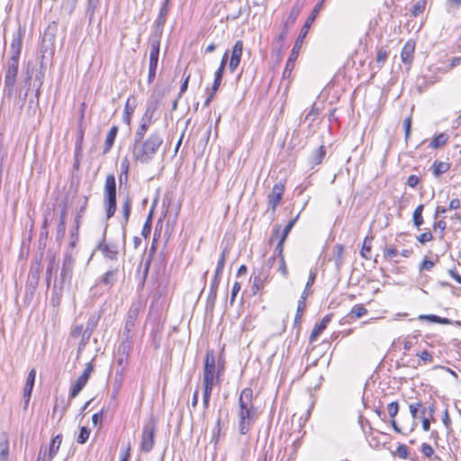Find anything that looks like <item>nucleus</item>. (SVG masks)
Segmentation results:
<instances>
[{
	"label": "nucleus",
	"instance_id": "1",
	"mask_svg": "<svg viewBox=\"0 0 461 461\" xmlns=\"http://www.w3.org/2000/svg\"><path fill=\"white\" fill-rule=\"evenodd\" d=\"M163 144V137L158 131H153L146 139H134L132 158L141 164L149 163Z\"/></svg>",
	"mask_w": 461,
	"mask_h": 461
},
{
	"label": "nucleus",
	"instance_id": "2",
	"mask_svg": "<svg viewBox=\"0 0 461 461\" xmlns=\"http://www.w3.org/2000/svg\"><path fill=\"white\" fill-rule=\"evenodd\" d=\"M253 391L251 388H245L241 391L239 398V430L242 435L247 434L252 422L257 417V410L252 403Z\"/></svg>",
	"mask_w": 461,
	"mask_h": 461
},
{
	"label": "nucleus",
	"instance_id": "3",
	"mask_svg": "<svg viewBox=\"0 0 461 461\" xmlns=\"http://www.w3.org/2000/svg\"><path fill=\"white\" fill-rule=\"evenodd\" d=\"M321 8V3H318L315 5V7L313 8V10L312 11L309 17L307 18L303 28L301 29L300 34H299L298 38L296 39V41L294 44V47L292 49V51L290 53V56L286 61V65H285L284 74H283L284 77H290V75L294 68L295 60L298 58L299 51L302 48L304 38L306 37V35L309 32V29L311 28L312 23L316 19V16L318 15Z\"/></svg>",
	"mask_w": 461,
	"mask_h": 461
},
{
	"label": "nucleus",
	"instance_id": "4",
	"mask_svg": "<svg viewBox=\"0 0 461 461\" xmlns=\"http://www.w3.org/2000/svg\"><path fill=\"white\" fill-rule=\"evenodd\" d=\"M76 259L71 251H66L63 258L60 276L56 284H59V289L63 291L68 289L71 285L73 270Z\"/></svg>",
	"mask_w": 461,
	"mask_h": 461
},
{
	"label": "nucleus",
	"instance_id": "5",
	"mask_svg": "<svg viewBox=\"0 0 461 461\" xmlns=\"http://www.w3.org/2000/svg\"><path fill=\"white\" fill-rule=\"evenodd\" d=\"M19 59L10 58L5 74V86L4 95L11 98L14 92V86L16 82V76L18 73Z\"/></svg>",
	"mask_w": 461,
	"mask_h": 461
},
{
	"label": "nucleus",
	"instance_id": "6",
	"mask_svg": "<svg viewBox=\"0 0 461 461\" xmlns=\"http://www.w3.org/2000/svg\"><path fill=\"white\" fill-rule=\"evenodd\" d=\"M220 369L215 366V358L212 351H208L204 358V366L203 374V384H212L219 382Z\"/></svg>",
	"mask_w": 461,
	"mask_h": 461
},
{
	"label": "nucleus",
	"instance_id": "7",
	"mask_svg": "<svg viewBox=\"0 0 461 461\" xmlns=\"http://www.w3.org/2000/svg\"><path fill=\"white\" fill-rule=\"evenodd\" d=\"M156 422L149 420L145 423L142 429L140 451L149 453L155 444Z\"/></svg>",
	"mask_w": 461,
	"mask_h": 461
},
{
	"label": "nucleus",
	"instance_id": "8",
	"mask_svg": "<svg viewBox=\"0 0 461 461\" xmlns=\"http://www.w3.org/2000/svg\"><path fill=\"white\" fill-rule=\"evenodd\" d=\"M159 41L152 40L150 42L149 65V83H151L155 77L158 63Z\"/></svg>",
	"mask_w": 461,
	"mask_h": 461
},
{
	"label": "nucleus",
	"instance_id": "9",
	"mask_svg": "<svg viewBox=\"0 0 461 461\" xmlns=\"http://www.w3.org/2000/svg\"><path fill=\"white\" fill-rule=\"evenodd\" d=\"M93 365L91 362L87 363L81 375L77 377L76 382L73 384L69 396L75 398L86 384L91 373L93 372Z\"/></svg>",
	"mask_w": 461,
	"mask_h": 461
},
{
	"label": "nucleus",
	"instance_id": "10",
	"mask_svg": "<svg viewBox=\"0 0 461 461\" xmlns=\"http://www.w3.org/2000/svg\"><path fill=\"white\" fill-rule=\"evenodd\" d=\"M274 261H275V257H271L267 262V264H268L267 268H262V270L259 271V273L254 276L252 286H251L253 294H257L258 291L263 289L265 284L268 282V279H269V269L268 268H270V267L274 263Z\"/></svg>",
	"mask_w": 461,
	"mask_h": 461
},
{
	"label": "nucleus",
	"instance_id": "11",
	"mask_svg": "<svg viewBox=\"0 0 461 461\" xmlns=\"http://www.w3.org/2000/svg\"><path fill=\"white\" fill-rule=\"evenodd\" d=\"M285 193V184L279 182L276 184L272 189V192L268 194L267 201L268 206L272 212H275L277 205L279 204Z\"/></svg>",
	"mask_w": 461,
	"mask_h": 461
},
{
	"label": "nucleus",
	"instance_id": "12",
	"mask_svg": "<svg viewBox=\"0 0 461 461\" xmlns=\"http://www.w3.org/2000/svg\"><path fill=\"white\" fill-rule=\"evenodd\" d=\"M243 53V41L239 40L235 42L231 50V56L229 64L230 72H234L239 67Z\"/></svg>",
	"mask_w": 461,
	"mask_h": 461
},
{
	"label": "nucleus",
	"instance_id": "13",
	"mask_svg": "<svg viewBox=\"0 0 461 461\" xmlns=\"http://www.w3.org/2000/svg\"><path fill=\"white\" fill-rule=\"evenodd\" d=\"M23 32H22L21 29H19L15 33H14L10 44V58H20L23 47Z\"/></svg>",
	"mask_w": 461,
	"mask_h": 461
},
{
	"label": "nucleus",
	"instance_id": "14",
	"mask_svg": "<svg viewBox=\"0 0 461 461\" xmlns=\"http://www.w3.org/2000/svg\"><path fill=\"white\" fill-rule=\"evenodd\" d=\"M139 312L140 310L138 305L132 304L130 307L127 312V319L123 329V335H130L131 331L135 326V322L138 319Z\"/></svg>",
	"mask_w": 461,
	"mask_h": 461
},
{
	"label": "nucleus",
	"instance_id": "15",
	"mask_svg": "<svg viewBox=\"0 0 461 461\" xmlns=\"http://www.w3.org/2000/svg\"><path fill=\"white\" fill-rule=\"evenodd\" d=\"M298 218H299V214H297L293 220L289 221V222L286 224V226L283 230L282 235H281V237H280V239L278 240V243L276 245V252H278L280 255H281V253L284 250L285 241L289 232L291 231V230L294 226V224H295L296 221L298 220Z\"/></svg>",
	"mask_w": 461,
	"mask_h": 461
},
{
	"label": "nucleus",
	"instance_id": "16",
	"mask_svg": "<svg viewBox=\"0 0 461 461\" xmlns=\"http://www.w3.org/2000/svg\"><path fill=\"white\" fill-rule=\"evenodd\" d=\"M107 218L113 216L116 211V192H104Z\"/></svg>",
	"mask_w": 461,
	"mask_h": 461
},
{
	"label": "nucleus",
	"instance_id": "17",
	"mask_svg": "<svg viewBox=\"0 0 461 461\" xmlns=\"http://www.w3.org/2000/svg\"><path fill=\"white\" fill-rule=\"evenodd\" d=\"M98 249L105 258L111 260L117 258L118 249L116 245L106 244L104 241H103L99 243Z\"/></svg>",
	"mask_w": 461,
	"mask_h": 461
},
{
	"label": "nucleus",
	"instance_id": "18",
	"mask_svg": "<svg viewBox=\"0 0 461 461\" xmlns=\"http://www.w3.org/2000/svg\"><path fill=\"white\" fill-rule=\"evenodd\" d=\"M331 320V315H326L322 318V320L316 323L314 326L311 335H310V341L313 342L317 339V338L320 336V334L327 328L328 323Z\"/></svg>",
	"mask_w": 461,
	"mask_h": 461
},
{
	"label": "nucleus",
	"instance_id": "19",
	"mask_svg": "<svg viewBox=\"0 0 461 461\" xmlns=\"http://www.w3.org/2000/svg\"><path fill=\"white\" fill-rule=\"evenodd\" d=\"M415 45L411 41H407L401 52V59L403 63L405 64H411L413 59V53H414Z\"/></svg>",
	"mask_w": 461,
	"mask_h": 461
},
{
	"label": "nucleus",
	"instance_id": "20",
	"mask_svg": "<svg viewBox=\"0 0 461 461\" xmlns=\"http://www.w3.org/2000/svg\"><path fill=\"white\" fill-rule=\"evenodd\" d=\"M301 10L302 5H300L299 3H295L294 5L292 7L285 22L284 23L285 27H290L295 23L297 17L301 13Z\"/></svg>",
	"mask_w": 461,
	"mask_h": 461
},
{
	"label": "nucleus",
	"instance_id": "21",
	"mask_svg": "<svg viewBox=\"0 0 461 461\" xmlns=\"http://www.w3.org/2000/svg\"><path fill=\"white\" fill-rule=\"evenodd\" d=\"M167 13H168L167 0H165V2L163 3V5L159 10L158 16L155 22L157 30L160 31V32H162V27L164 26V24L166 23V18H167Z\"/></svg>",
	"mask_w": 461,
	"mask_h": 461
},
{
	"label": "nucleus",
	"instance_id": "22",
	"mask_svg": "<svg viewBox=\"0 0 461 461\" xmlns=\"http://www.w3.org/2000/svg\"><path fill=\"white\" fill-rule=\"evenodd\" d=\"M325 155L326 149L324 146H321L315 149L309 158L312 167H313L314 166L320 165L322 162Z\"/></svg>",
	"mask_w": 461,
	"mask_h": 461
},
{
	"label": "nucleus",
	"instance_id": "23",
	"mask_svg": "<svg viewBox=\"0 0 461 461\" xmlns=\"http://www.w3.org/2000/svg\"><path fill=\"white\" fill-rule=\"evenodd\" d=\"M117 132H118V127L117 126H113L110 131H108L107 135H106V139H105V141H104V153H107L110 151V149H112L113 143H114V140L116 138V135H117Z\"/></svg>",
	"mask_w": 461,
	"mask_h": 461
},
{
	"label": "nucleus",
	"instance_id": "24",
	"mask_svg": "<svg viewBox=\"0 0 461 461\" xmlns=\"http://www.w3.org/2000/svg\"><path fill=\"white\" fill-rule=\"evenodd\" d=\"M62 442V436L60 434L57 435L51 439L50 445L49 447V449H47L49 454V459H53L54 456L57 455L59 447Z\"/></svg>",
	"mask_w": 461,
	"mask_h": 461
},
{
	"label": "nucleus",
	"instance_id": "25",
	"mask_svg": "<svg viewBox=\"0 0 461 461\" xmlns=\"http://www.w3.org/2000/svg\"><path fill=\"white\" fill-rule=\"evenodd\" d=\"M125 339L122 340L118 346L117 355L118 356H126L129 357L131 349V342L130 340L131 335H123Z\"/></svg>",
	"mask_w": 461,
	"mask_h": 461
},
{
	"label": "nucleus",
	"instance_id": "26",
	"mask_svg": "<svg viewBox=\"0 0 461 461\" xmlns=\"http://www.w3.org/2000/svg\"><path fill=\"white\" fill-rule=\"evenodd\" d=\"M449 168H450V165L448 163L443 162V161L436 160L432 165V172L436 177L440 176L442 174L448 171Z\"/></svg>",
	"mask_w": 461,
	"mask_h": 461
},
{
	"label": "nucleus",
	"instance_id": "27",
	"mask_svg": "<svg viewBox=\"0 0 461 461\" xmlns=\"http://www.w3.org/2000/svg\"><path fill=\"white\" fill-rule=\"evenodd\" d=\"M151 123L152 122L141 118L140 125L135 131L134 139H143Z\"/></svg>",
	"mask_w": 461,
	"mask_h": 461
},
{
	"label": "nucleus",
	"instance_id": "28",
	"mask_svg": "<svg viewBox=\"0 0 461 461\" xmlns=\"http://www.w3.org/2000/svg\"><path fill=\"white\" fill-rule=\"evenodd\" d=\"M9 455V442L5 436L0 438V461H7Z\"/></svg>",
	"mask_w": 461,
	"mask_h": 461
},
{
	"label": "nucleus",
	"instance_id": "29",
	"mask_svg": "<svg viewBox=\"0 0 461 461\" xmlns=\"http://www.w3.org/2000/svg\"><path fill=\"white\" fill-rule=\"evenodd\" d=\"M213 385L214 384H203V406L204 410H206L209 407V402Z\"/></svg>",
	"mask_w": 461,
	"mask_h": 461
},
{
	"label": "nucleus",
	"instance_id": "30",
	"mask_svg": "<svg viewBox=\"0 0 461 461\" xmlns=\"http://www.w3.org/2000/svg\"><path fill=\"white\" fill-rule=\"evenodd\" d=\"M158 109V105L156 102H149L147 106L146 110L142 115V119L149 120L150 122H153L154 115L156 113V110Z\"/></svg>",
	"mask_w": 461,
	"mask_h": 461
},
{
	"label": "nucleus",
	"instance_id": "31",
	"mask_svg": "<svg viewBox=\"0 0 461 461\" xmlns=\"http://www.w3.org/2000/svg\"><path fill=\"white\" fill-rule=\"evenodd\" d=\"M423 209H424V205L420 204L416 207V209L413 212V224L418 229H420V226L423 224V217H422Z\"/></svg>",
	"mask_w": 461,
	"mask_h": 461
},
{
	"label": "nucleus",
	"instance_id": "32",
	"mask_svg": "<svg viewBox=\"0 0 461 461\" xmlns=\"http://www.w3.org/2000/svg\"><path fill=\"white\" fill-rule=\"evenodd\" d=\"M135 105L131 104V98H128L125 107H124V114H123V122L130 125L131 115L134 113Z\"/></svg>",
	"mask_w": 461,
	"mask_h": 461
},
{
	"label": "nucleus",
	"instance_id": "33",
	"mask_svg": "<svg viewBox=\"0 0 461 461\" xmlns=\"http://www.w3.org/2000/svg\"><path fill=\"white\" fill-rule=\"evenodd\" d=\"M228 255H229V249L227 248L223 249V250L221 251V257L218 260V263H217V267H216V270H215L216 276H221L223 268H224L226 258L228 257Z\"/></svg>",
	"mask_w": 461,
	"mask_h": 461
},
{
	"label": "nucleus",
	"instance_id": "34",
	"mask_svg": "<svg viewBox=\"0 0 461 461\" xmlns=\"http://www.w3.org/2000/svg\"><path fill=\"white\" fill-rule=\"evenodd\" d=\"M58 267H59V266L55 262V257H51L50 258V262H49V265H48V267L46 270V279H47L48 285H50V282L52 277V274L54 273L56 275V273L58 271Z\"/></svg>",
	"mask_w": 461,
	"mask_h": 461
},
{
	"label": "nucleus",
	"instance_id": "35",
	"mask_svg": "<svg viewBox=\"0 0 461 461\" xmlns=\"http://www.w3.org/2000/svg\"><path fill=\"white\" fill-rule=\"evenodd\" d=\"M307 298V294L303 292L300 300L298 301L297 311L294 318V322H298L301 320L303 312L305 308V300Z\"/></svg>",
	"mask_w": 461,
	"mask_h": 461
},
{
	"label": "nucleus",
	"instance_id": "36",
	"mask_svg": "<svg viewBox=\"0 0 461 461\" xmlns=\"http://www.w3.org/2000/svg\"><path fill=\"white\" fill-rule=\"evenodd\" d=\"M420 320H429L431 322L439 323V324H450L451 321L447 318H442L438 315L429 314V315H420Z\"/></svg>",
	"mask_w": 461,
	"mask_h": 461
},
{
	"label": "nucleus",
	"instance_id": "37",
	"mask_svg": "<svg viewBox=\"0 0 461 461\" xmlns=\"http://www.w3.org/2000/svg\"><path fill=\"white\" fill-rule=\"evenodd\" d=\"M118 274L117 269H113L107 271L103 276L102 282L106 285H113L116 281V276Z\"/></svg>",
	"mask_w": 461,
	"mask_h": 461
},
{
	"label": "nucleus",
	"instance_id": "38",
	"mask_svg": "<svg viewBox=\"0 0 461 461\" xmlns=\"http://www.w3.org/2000/svg\"><path fill=\"white\" fill-rule=\"evenodd\" d=\"M448 136L446 133H440L436 136L430 142V146L434 149L442 147L447 143Z\"/></svg>",
	"mask_w": 461,
	"mask_h": 461
},
{
	"label": "nucleus",
	"instance_id": "39",
	"mask_svg": "<svg viewBox=\"0 0 461 461\" xmlns=\"http://www.w3.org/2000/svg\"><path fill=\"white\" fill-rule=\"evenodd\" d=\"M367 313L366 308L363 304H356L352 307L349 315L355 318H361Z\"/></svg>",
	"mask_w": 461,
	"mask_h": 461
},
{
	"label": "nucleus",
	"instance_id": "40",
	"mask_svg": "<svg viewBox=\"0 0 461 461\" xmlns=\"http://www.w3.org/2000/svg\"><path fill=\"white\" fill-rule=\"evenodd\" d=\"M221 276L214 275V278L211 284L209 299L212 300V302L216 298V293H217V289H218V286H219V284L221 281Z\"/></svg>",
	"mask_w": 461,
	"mask_h": 461
},
{
	"label": "nucleus",
	"instance_id": "41",
	"mask_svg": "<svg viewBox=\"0 0 461 461\" xmlns=\"http://www.w3.org/2000/svg\"><path fill=\"white\" fill-rule=\"evenodd\" d=\"M33 386H34L33 384H24L23 395V402H24V404H23V409L24 410H26L27 407H28V404H29V402H30V399H31V396H32Z\"/></svg>",
	"mask_w": 461,
	"mask_h": 461
},
{
	"label": "nucleus",
	"instance_id": "42",
	"mask_svg": "<svg viewBox=\"0 0 461 461\" xmlns=\"http://www.w3.org/2000/svg\"><path fill=\"white\" fill-rule=\"evenodd\" d=\"M96 323H97V319L95 316H92L91 318H89L86 327V330L84 331V336L86 334V339H90V337L94 331V329L96 326Z\"/></svg>",
	"mask_w": 461,
	"mask_h": 461
},
{
	"label": "nucleus",
	"instance_id": "43",
	"mask_svg": "<svg viewBox=\"0 0 461 461\" xmlns=\"http://www.w3.org/2000/svg\"><path fill=\"white\" fill-rule=\"evenodd\" d=\"M104 192H116V181L113 175H108L106 176Z\"/></svg>",
	"mask_w": 461,
	"mask_h": 461
},
{
	"label": "nucleus",
	"instance_id": "44",
	"mask_svg": "<svg viewBox=\"0 0 461 461\" xmlns=\"http://www.w3.org/2000/svg\"><path fill=\"white\" fill-rule=\"evenodd\" d=\"M131 210V199L130 197H126L122 203V213L123 219L125 222L128 221Z\"/></svg>",
	"mask_w": 461,
	"mask_h": 461
},
{
	"label": "nucleus",
	"instance_id": "45",
	"mask_svg": "<svg viewBox=\"0 0 461 461\" xmlns=\"http://www.w3.org/2000/svg\"><path fill=\"white\" fill-rule=\"evenodd\" d=\"M99 5H100V0H88L86 14L89 15L90 19H92V17L94 16Z\"/></svg>",
	"mask_w": 461,
	"mask_h": 461
},
{
	"label": "nucleus",
	"instance_id": "46",
	"mask_svg": "<svg viewBox=\"0 0 461 461\" xmlns=\"http://www.w3.org/2000/svg\"><path fill=\"white\" fill-rule=\"evenodd\" d=\"M223 73L221 70H216L214 74V80L212 86V91L216 93L221 86V82L222 80Z\"/></svg>",
	"mask_w": 461,
	"mask_h": 461
},
{
	"label": "nucleus",
	"instance_id": "47",
	"mask_svg": "<svg viewBox=\"0 0 461 461\" xmlns=\"http://www.w3.org/2000/svg\"><path fill=\"white\" fill-rule=\"evenodd\" d=\"M156 243H157V238H156V234H155L154 238H153L152 244H151L150 249H149V258L147 259V261L145 263V271L144 272H145L146 275H147V273L149 271V268L151 257L154 254V252L156 251Z\"/></svg>",
	"mask_w": 461,
	"mask_h": 461
},
{
	"label": "nucleus",
	"instance_id": "48",
	"mask_svg": "<svg viewBox=\"0 0 461 461\" xmlns=\"http://www.w3.org/2000/svg\"><path fill=\"white\" fill-rule=\"evenodd\" d=\"M90 435V430L86 427H82L80 429L79 435L77 437V443L84 444L86 442Z\"/></svg>",
	"mask_w": 461,
	"mask_h": 461
},
{
	"label": "nucleus",
	"instance_id": "49",
	"mask_svg": "<svg viewBox=\"0 0 461 461\" xmlns=\"http://www.w3.org/2000/svg\"><path fill=\"white\" fill-rule=\"evenodd\" d=\"M426 1L425 0H420V1H418L414 6H413V9H412V14L414 16H418L420 14H421L424 10H425V7H426Z\"/></svg>",
	"mask_w": 461,
	"mask_h": 461
},
{
	"label": "nucleus",
	"instance_id": "50",
	"mask_svg": "<svg viewBox=\"0 0 461 461\" xmlns=\"http://www.w3.org/2000/svg\"><path fill=\"white\" fill-rule=\"evenodd\" d=\"M368 242L370 243V240L369 238L366 237L364 240L363 248L361 250V256L366 259H368L370 258L369 254L371 252V246L370 244H368Z\"/></svg>",
	"mask_w": 461,
	"mask_h": 461
},
{
	"label": "nucleus",
	"instance_id": "51",
	"mask_svg": "<svg viewBox=\"0 0 461 461\" xmlns=\"http://www.w3.org/2000/svg\"><path fill=\"white\" fill-rule=\"evenodd\" d=\"M394 454L400 458L406 459L409 456V448L405 445H399Z\"/></svg>",
	"mask_w": 461,
	"mask_h": 461
},
{
	"label": "nucleus",
	"instance_id": "52",
	"mask_svg": "<svg viewBox=\"0 0 461 461\" xmlns=\"http://www.w3.org/2000/svg\"><path fill=\"white\" fill-rule=\"evenodd\" d=\"M387 411L391 418H394L399 411V404L397 402H392L387 405Z\"/></svg>",
	"mask_w": 461,
	"mask_h": 461
},
{
	"label": "nucleus",
	"instance_id": "53",
	"mask_svg": "<svg viewBox=\"0 0 461 461\" xmlns=\"http://www.w3.org/2000/svg\"><path fill=\"white\" fill-rule=\"evenodd\" d=\"M421 407L422 404L420 402H413L409 405V410L412 419H416L418 417L419 411Z\"/></svg>",
	"mask_w": 461,
	"mask_h": 461
},
{
	"label": "nucleus",
	"instance_id": "54",
	"mask_svg": "<svg viewBox=\"0 0 461 461\" xmlns=\"http://www.w3.org/2000/svg\"><path fill=\"white\" fill-rule=\"evenodd\" d=\"M420 452L426 457H431L434 455L433 447L430 445L427 444V443H422L421 444Z\"/></svg>",
	"mask_w": 461,
	"mask_h": 461
},
{
	"label": "nucleus",
	"instance_id": "55",
	"mask_svg": "<svg viewBox=\"0 0 461 461\" xmlns=\"http://www.w3.org/2000/svg\"><path fill=\"white\" fill-rule=\"evenodd\" d=\"M319 111L320 110L316 107L315 104H313L312 109L305 116V121L313 122L319 115Z\"/></svg>",
	"mask_w": 461,
	"mask_h": 461
},
{
	"label": "nucleus",
	"instance_id": "56",
	"mask_svg": "<svg viewBox=\"0 0 461 461\" xmlns=\"http://www.w3.org/2000/svg\"><path fill=\"white\" fill-rule=\"evenodd\" d=\"M78 241V220H77V226L75 230L71 231V240L69 242V248H74Z\"/></svg>",
	"mask_w": 461,
	"mask_h": 461
},
{
	"label": "nucleus",
	"instance_id": "57",
	"mask_svg": "<svg viewBox=\"0 0 461 461\" xmlns=\"http://www.w3.org/2000/svg\"><path fill=\"white\" fill-rule=\"evenodd\" d=\"M276 253H277L278 258H280L279 271L282 273V275L285 277H287L288 270H287V267H286V265L285 262V258L283 256V252L281 253V255L278 252H276Z\"/></svg>",
	"mask_w": 461,
	"mask_h": 461
},
{
	"label": "nucleus",
	"instance_id": "58",
	"mask_svg": "<svg viewBox=\"0 0 461 461\" xmlns=\"http://www.w3.org/2000/svg\"><path fill=\"white\" fill-rule=\"evenodd\" d=\"M387 57H388V52L385 50L380 49L377 51L376 62L379 64V66H381L382 64L384 63Z\"/></svg>",
	"mask_w": 461,
	"mask_h": 461
},
{
	"label": "nucleus",
	"instance_id": "59",
	"mask_svg": "<svg viewBox=\"0 0 461 461\" xmlns=\"http://www.w3.org/2000/svg\"><path fill=\"white\" fill-rule=\"evenodd\" d=\"M315 277H316V273L313 272V271H311L309 278H308V281L306 283V285H305V288H304V291H303V292H305L307 294V296L309 295V289L314 284Z\"/></svg>",
	"mask_w": 461,
	"mask_h": 461
},
{
	"label": "nucleus",
	"instance_id": "60",
	"mask_svg": "<svg viewBox=\"0 0 461 461\" xmlns=\"http://www.w3.org/2000/svg\"><path fill=\"white\" fill-rule=\"evenodd\" d=\"M53 292H54V296L52 298L53 303L59 304V301H60V297L62 295V291H60L59 289V284H56V283L54 284Z\"/></svg>",
	"mask_w": 461,
	"mask_h": 461
},
{
	"label": "nucleus",
	"instance_id": "61",
	"mask_svg": "<svg viewBox=\"0 0 461 461\" xmlns=\"http://www.w3.org/2000/svg\"><path fill=\"white\" fill-rule=\"evenodd\" d=\"M433 239V236L430 231H426L424 233H421L420 236L417 237V240L421 243L425 244L428 241H430Z\"/></svg>",
	"mask_w": 461,
	"mask_h": 461
},
{
	"label": "nucleus",
	"instance_id": "62",
	"mask_svg": "<svg viewBox=\"0 0 461 461\" xmlns=\"http://www.w3.org/2000/svg\"><path fill=\"white\" fill-rule=\"evenodd\" d=\"M417 356L420 357V358L424 362V363H430L432 362V356L430 353H429L427 350H423L422 352L420 353H417Z\"/></svg>",
	"mask_w": 461,
	"mask_h": 461
},
{
	"label": "nucleus",
	"instance_id": "63",
	"mask_svg": "<svg viewBox=\"0 0 461 461\" xmlns=\"http://www.w3.org/2000/svg\"><path fill=\"white\" fill-rule=\"evenodd\" d=\"M52 459H49V454L47 451V447H41L39 452V456L37 461H51Z\"/></svg>",
	"mask_w": 461,
	"mask_h": 461
},
{
	"label": "nucleus",
	"instance_id": "64",
	"mask_svg": "<svg viewBox=\"0 0 461 461\" xmlns=\"http://www.w3.org/2000/svg\"><path fill=\"white\" fill-rule=\"evenodd\" d=\"M419 182L420 178L416 175H411L407 179V185L412 188L416 187Z\"/></svg>",
	"mask_w": 461,
	"mask_h": 461
}]
</instances>
